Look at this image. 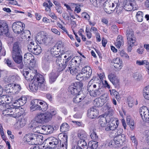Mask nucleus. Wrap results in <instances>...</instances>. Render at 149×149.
<instances>
[{
  "label": "nucleus",
  "instance_id": "3",
  "mask_svg": "<svg viewBox=\"0 0 149 149\" xmlns=\"http://www.w3.org/2000/svg\"><path fill=\"white\" fill-rule=\"evenodd\" d=\"M52 116V115L50 112L40 113L36 116L34 120L37 123H44L51 120Z\"/></svg>",
  "mask_w": 149,
  "mask_h": 149
},
{
  "label": "nucleus",
  "instance_id": "2",
  "mask_svg": "<svg viewBox=\"0 0 149 149\" xmlns=\"http://www.w3.org/2000/svg\"><path fill=\"white\" fill-rule=\"evenodd\" d=\"M120 3L119 0H115L113 1H107L104 3L103 6L105 11L108 14H111L116 10L117 12V9L119 7Z\"/></svg>",
  "mask_w": 149,
  "mask_h": 149
},
{
  "label": "nucleus",
  "instance_id": "37",
  "mask_svg": "<svg viewBox=\"0 0 149 149\" xmlns=\"http://www.w3.org/2000/svg\"><path fill=\"white\" fill-rule=\"evenodd\" d=\"M76 95H77L73 98V100L74 102L75 103H77L80 102L85 97L84 96L82 97L81 96L79 93Z\"/></svg>",
  "mask_w": 149,
  "mask_h": 149
},
{
  "label": "nucleus",
  "instance_id": "13",
  "mask_svg": "<svg viewBox=\"0 0 149 149\" xmlns=\"http://www.w3.org/2000/svg\"><path fill=\"white\" fill-rule=\"evenodd\" d=\"M81 66L74 67L72 65H71V63L68 65V69L65 70L66 72H70V74L72 75H76L77 73L80 72L81 70Z\"/></svg>",
  "mask_w": 149,
  "mask_h": 149
},
{
  "label": "nucleus",
  "instance_id": "45",
  "mask_svg": "<svg viewBox=\"0 0 149 149\" xmlns=\"http://www.w3.org/2000/svg\"><path fill=\"white\" fill-rule=\"evenodd\" d=\"M8 87H11L12 86V88H14L15 90H17V91H19L21 89V87L19 85L17 84H15L14 85L13 84L12 85L11 84H8Z\"/></svg>",
  "mask_w": 149,
  "mask_h": 149
},
{
  "label": "nucleus",
  "instance_id": "20",
  "mask_svg": "<svg viewBox=\"0 0 149 149\" xmlns=\"http://www.w3.org/2000/svg\"><path fill=\"white\" fill-rule=\"evenodd\" d=\"M13 111V117H18L22 115L23 114L24 112V110L20 106L18 107V108L14 107V109H12Z\"/></svg>",
  "mask_w": 149,
  "mask_h": 149
},
{
  "label": "nucleus",
  "instance_id": "1",
  "mask_svg": "<svg viewBox=\"0 0 149 149\" xmlns=\"http://www.w3.org/2000/svg\"><path fill=\"white\" fill-rule=\"evenodd\" d=\"M23 74L25 77L26 79L29 81L33 80L32 83L30 84L29 87L30 90L33 92L36 91L38 89V87L43 85V83L44 79L43 76L37 73L36 70L30 69L28 71L24 70Z\"/></svg>",
  "mask_w": 149,
  "mask_h": 149
},
{
  "label": "nucleus",
  "instance_id": "53",
  "mask_svg": "<svg viewBox=\"0 0 149 149\" xmlns=\"http://www.w3.org/2000/svg\"><path fill=\"white\" fill-rule=\"evenodd\" d=\"M109 96L107 94H105L104 92V93L100 96V98L102 101L104 102V103L109 99Z\"/></svg>",
  "mask_w": 149,
  "mask_h": 149
},
{
  "label": "nucleus",
  "instance_id": "18",
  "mask_svg": "<svg viewBox=\"0 0 149 149\" xmlns=\"http://www.w3.org/2000/svg\"><path fill=\"white\" fill-rule=\"evenodd\" d=\"M43 34L42 33H38L36 37V39L40 43L46 44L48 42V38L46 35H44L43 32Z\"/></svg>",
  "mask_w": 149,
  "mask_h": 149
},
{
  "label": "nucleus",
  "instance_id": "16",
  "mask_svg": "<svg viewBox=\"0 0 149 149\" xmlns=\"http://www.w3.org/2000/svg\"><path fill=\"white\" fill-rule=\"evenodd\" d=\"M98 110L93 107L88 110V116L90 118L93 119L96 118L98 115Z\"/></svg>",
  "mask_w": 149,
  "mask_h": 149
},
{
  "label": "nucleus",
  "instance_id": "60",
  "mask_svg": "<svg viewBox=\"0 0 149 149\" xmlns=\"http://www.w3.org/2000/svg\"><path fill=\"white\" fill-rule=\"evenodd\" d=\"M131 6H132V10H137L138 8V6L136 4L135 1H132Z\"/></svg>",
  "mask_w": 149,
  "mask_h": 149
},
{
  "label": "nucleus",
  "instance_id": "15",
  "mask_svg": "<svg viewBox=\"0 0 149 149\" xmlns=\"http://www.w3.org/2000/svg\"><path fill=\"white\" fill-rule=\"evenodd\" d=\"M54 57L56 58V64L59 67V69H60L61 71H63L65 68V65L64 64H62V63L63 61V59L62 58L63 55L54 54Z\"/></svg>",
  "mask_w": 149,
  "mask_h": 149
},
{
  "label": "nucleus",
  "instance_id": "58",
  "mask_svg": "<svg viewBox=\"0 0 149 149\" xmlns=\"http://www.w3.org/2000/svg\"><path fill=\"white\" fill-rule=\"evenodd\" d=\"M67 142L65 141L64 142V144L63 143L61 145V143L60 145H59L58 147V149H67Z\"/></svg>",
  "mask_w": 149,
  "mask_h": 149
},
{
  "label": "nucleus",
  "instance_id": "22",
  "mask_svg": "<svg viewBox=\"0 0 149 149\" xmlns=\"http://www.w3.org/2000/svg\"><path fill=\"white\" fill-rule=\"evenodd\" d=\"M34 56L31 53L28 52L25 54L24 55L23 61L25 65H27L29 61L34 59Z\"/></svg>",
  "mask_w": 149,
  "mask_h": 149
},
{
  "label": "nucleus",
  "instance_id": "21",
  "mask_svg": "<svg viewBox=\"0 0 149 149\" xmlns=\"http://www.w3.org/2000/svg\"><path fill=\"white\" fill-rule=\"evenodd\" d=\"M102 110L104 112V114H107L109 113L110 115H111L113 110L111 108V105L109 103L105 104L102 108Z\"/></svg>",
  "mask_w": 149,
  "mask_h": 149
},
{
  "label": "nucleus",
  "instance_id": "63",
  "mask_svg": "<svg viewBox=\"0 0 149 149\" xmlns=\"http://www.w3.org/2000/svg\"><path fill=\"white\" fill-rule=\"evenodd\" d=\"M6 63L9 67H11L13 66V64L12 63L11 61L8 59L6 60Z\"/></svg>",
  "mask_w": 149,
  "mask_h": 149
},
{
  "label": "nucleus",
  "instance_id": "38",
  "mask_svg": "<svg viewBox=\"0 0 149 149\" xmlns=\"http://www.w3.org/2000/svg\"><path fill=\"white\" fill-rule=\"evenodd\" d=\"M131 3H132V1H127L124 5L123 4V8L127 11H131L132 10V8Z\"/></svg>",
  "mask_w": 149,
  "mask_h": 149
},
{
  "label": "nucleus",
  "instance_id": "6",
  "mask_svg": "<svg viewBox=\"0 0 149 149\" xmlns=\"http://www.w3.org/2000/svg\"><path fill=\"white\" fill-rule=\"evenodd\" d=\"M12 29L15 33L18 34H22L25 28V24L20 22L14 23L12 25Z\"/></svg>",
  "mask_w": 149,
  "mask_h": 149
},
{
  "label": "nucleus",
  "instance_id": "27",
  "mask_svg": "<svg viewBox=\"0 0 149 149\" xmlns=\"http://www.w3.org/2000/svg\"><path fill=\"white\" fill-rule=\"evenodd\" d=\"M40 102V100L36 99L32 100L31 102V104L32 105L30 107L31 110H32V111L36 110V109L39 106Z\"/></svg>",
  "mask_w": 149,
  "mask_h": 149
},
{
  "label": "nucleus",
  "instance_id": "28",
  "mask_svg": "<svg viewBox=\"0 0 149 149\" xmlns=\"http://www.w3.org/2000/svg\"><path fill=\"white\" fill-rule=\"evenodd\" d=\"M12 57L15 63L20 64L22 63L23 57L22 54L12 55Z\"/></svg>",
  "mask_w": 149,
  "mask_h": 149
},
{
  "label": "nucleus",
  "instance_id": "24",
  "mask_svg": "<svg viewBox=\"0 0 149 149\" xmlns=\"http://www.w3.org/2000/svg\"><path fill=\"white\" fill-rule=\"evenodd\" d=\"M105 127V130L107 131L109 130L113 131L116 128V127L115 125V122L113 121L111 122H108Z\"/></svg>",
  "mask_w": 149,
  "mask_h": 149
},
{
  "label": "nucleus",
  "instance_id": "17",
  "mask_svg": "<svg viewBox=\"0 0 149 149\" xmlns=\"http://www.w3.org/2000/svg\"><path fill=\"white\" fill-rule=\"evenodd\" d=\"M116 147L119 145L122 144L126 141L125 136L124 134H122L121 135L118 136L114 138Z\"/></svg>",
  "mask_w": 149,
  "mask_h": 149
},
{
  "label": "nucleus",
  "instance_id": "35",
  "mask_svg": "<svg viewBox=\"0 0 149 149\" xmlns=\"http://www.w3.org/2000/svg\"><path fill=\"white\" fill-rule=\"evenodd\" d=\"M58 76L56 73L54 72H51L49 75V81L51 83H52L55 81Z\"/></svg>",
  "mask_w": 149,
  "mask_h": 149
},
{
  "label": "nucleus",
  "instance_id": "34",
  "mask_svg": "<svg viewBox=\"0 0 149 149\" xmlns=\"http://www.w3.org/2000/svg\"><path fill=\"white\" fill-rule=\"evenodd\" d=\"M94 104L95 107H99L103 106L104 104V102L102 101L100 98H98L94 101Z\"/></svg>",
  "mask_w": 149,
  "mask_h": 149
},
{
  "label": "nucleus",
  "instance_id": "32",
  "mask_svg": "<svg viewBox=\"0 0 149 149\" xmlns=\"http://www.w3.org/2000/svg\"><path fill=\"white\" fill-rule=\"evenodd\" d=\"M117 42H115V45L118 48H120L121 45L123 44V37L121 35L118 36L117 39Z\"/></svg>",
  "mask_w": 149,
  "mask_h": 149
},
{
  "label": "nucleus",
  "instance_id": "61",
  "mask_svg": "<svg viewBox=\"0 0 149 149\" xmlns=\"http://www.w3.org/2000/svg\"><path fill=\"white\" fill-rule=\"evenodd\" d=\"M36 64V61L34 59H33L32 61H29V63H27V64L29 65V66L33 69L34 67L35 66Z\"/></svg>",
  "mask_w": 149,
  "mask_h": 149
},
{
  "label": "nucleus",
  "instance_id": "19",
  "mask_svg": "<svg viewBox=\"0 0 149 149\" xmlns=\"http://www.w3.org/2000/svg\"><path fill=\"white\" fill-rule=\"evenodd\" d=\"M122 61H120L119 58H116L112 60L111 62V65L118 70H120L122 67Z\"/></svg>",
  "mask_w": 149,
  "mask_h": 149
},
{
  "label": "nucleus",
  "instance_id": "9",
  "mask_svg": "<svg viewBox=\"0 0 149 149\" xmlns=\"http://www.w3.org/2000/svg\"><path fill=\"white\" fill-rule=\"evenodd\" d=\"M108 78L115 88H118L120 87L119 80L114 72H111L109 74Z\"/></svg>",
  "mask_w": 149,
  "mask_h": 149
},
{
  "label": "nucleus",
  "instance_id": "4",
  "mask_svg": "<svg viewBox=\"0 0 149 149\" xmlns=\"http://www.w3.org/2000/svg\"><path fill=\"white\" fill-rule=\"evenodd\" d=\"M61 140L54 137H51L45 140L44 143L47 144V147L49 148H58L59 145H60Z\"/></svg>",
  "mask_w": 149,
  "mask_h": 149
},
{
  "label": "nucleus",
  "instance_id": "49",
  "mask_svg": "<svg viewBox=\"0 0 149 149\" xmlns=\"http://www.w3.org/2000/svg\"><path fill=\"white\" fill-rule=\"evenodd\" d=\"M107 114H104V116L105 117V118L107 120L108 122H111V120H112V121H114L113 119L112 115L113 114V112L112 113V114L110 115L109 114V113H108Z\"/></svg>",
  "mask_w": 149,
  "mask_h": 149
},
{
  "label": "nucleus",
  "instance_id": "43",
  "mask_svg": "<svg viewBox=\"0 0 149 149\" xmlns=\"http://www.w3.org/2000/svg\"><path fill=\"white\" fill-rule=\"evenodd\" d=\"M17 100V103H18L20 105L22 106L26 103L27 98L25 96L22 97Z\"/></svg>",
  "mask_w": 149,
  "mask_h": 149
},
{
  "label": "nucleus",
  "instance_id": "23",
  "mask_svg": "<svg viewBox=\"0 0 149 149\" xmlns=\"http://www.w3.org/2000/svg\"><path fill=\"white\" fill-rule=\"evenodd\" d=\"M81 69L82 73H83L84 74H86L87 78H89L91 76L92 73V70L89 66H85Z\"/></svg>",
  "mask_w": 149,
  "mask_h": 149
},
{
  "label": "nucleus",
  "instance_id": "40",
  "mask_svg": "<svg viewBox=\"0 0 149 149\" xmlns=\"http://www.w3.org/2000/svg\"><path fill=\"white\" fill-rule=\"evenodd\" d=\"M42 52V49L41 47L38 45H36V47L33 50L32 53L36 55L39 54Z\"/></svg>",
  "mask_w": 149,
  "mask_h": 149
},
{
  "label": "nucleus",
  "instance_id": "41",
  "mask_svg": "<svg viewBox=\"0 0 149 149\" xmlns=\"http://www.w3.org/2000/svg\"><path fill=\"white\" fill-rule=\"evenodd\" d=\"M69 126L66 123H63L60 127V131L62 132H65L69 130Z\"/></svg>",
  "mask_w": 149,
  "mask_h": 149
},
{
  "label": "nucleus",
  "instance_id": "26",
  "mask_svg": "<svg viewBox=\"0 0 149 149\" xmlns=\"http://www.w3.org/2000/svg\"><path fill=\"white\" fill-rule=\"evenodd\" d=\"M39 106L36 108V110H41L42 111H45L48 108V105L45 102H40Z\"/></svg>",
  "mask_w": 149,
  "mask_h": 149
},
{
  "label": "nucleus",
  "instance_id": "5",
  "mask_svg": "<svg viewBox=\"0 0 149 149\" xmlns=\"http://www.w3.org/2000/svg\"><path fill=\"white\" fill-rule=\"evenodd\" d=\"M43 138L42 136L40 135L35 134L29 133L26 134L24 139L29 144L33 145L35 144L34 141L36 139H37V138L42 139Z\"/></svg>",
  "mask_w": 149,
  "mask_h": 149
},
{
  "label": "nucleus",
  "instance_id": "31",
  "mask_svg": "<svg viewBox=\"0 0 149 149\" xmlns=\"http://www.w3.org/2000/svg\"><path fill=\"white\" fill-rule=\"evenodd\" d=\"M72 84L76 89H77L79 93L81 92L84 86L82 82L81 81L77 82L74 83H72Z\"/></svg>",
  "mask_w": 149,
  "mask_h": 149
},
{
  "label": "nucleus",
  "instance_id": "33",
  "mask_svg": "<svg viewBox=\"0 0 149 149\" xmlns=\"http://www.w3.org/2000/svg\"><path fill=\"white\" fill-rule=\"evenodd\" d=\"M68 91L69 93L73 95H76L79 93L77 89H76L72 84L69 86Z\"/></svg>",
  "mask_w": 149,
  "mask_h": 149
},
{
  "label": "nucleus",
  "instance_id": "52",
  "mask_svg": "<svg viewBox=\"0 0 149 149\" xmlns=\"http://www.w3.org/2000/svg\"><path fill=\"white\" fill-rule=\"evenodd\" d=\"M91 3L95 6L98 7L100 6L101 0H90Z\"/></svg>",
  "mask_w": 149,
  "mask_h": 149
},
{
  "label": "nucleus",
  "instance_id": "54",
  "mask_svg": "<svg viewBox=\"0 0 149 149\" xmlns=\"http://www.w3.org/2000/svg\"><path fill=\"white\" fill-rule=\"evenodd\" d=\"M114 139L111 140L108 143V146L110 148H114L116 147V146L115 143Z\"/></svg>",
  "mask_w": 149,
  "mask_h": 149
},
{
  "label": "nucleus",
  "instance_id": "30",
  "mask_svg": "<svg viewBox=\"0 0 149 149\" xmlns=\"http://www.w3.org/2000/svg\"><path fill=\"white\" fill-rule=\"evenodd\" d=\"M3 107V114H4L5 115H7V113H10V112H13L12 109H14V107H11L9 104H5ZM3 110V109H2Z\"/></svg>",
  "mask_w": 149,
  "mask_h": 149
},
{
  "label": "nucleus",
  "instance_id": "50",
  "mask_svg": "<svg viewBox=\"0 0 149 149\" xmlns=\"http://www.w3.org/2000/svg\"><path fill=\"white\" fill-rule=\"evenodd\" d=\"M127 43L128 46L127 49L128 52H131L132 49V47L133 46L136 45H137L136 42L134 43L133 44L132 43V42H131L130 43L127 42Z\"/></svg>",
  "mask_w": 149,
  "mask_h": 149
},
{
  "label": "nucleus",
  "instance_id": "59",
  "mask_svg": "<svg viewBox=\"0 0 149 149\" xmlns=\"http://www.w3.org/2000/svg\"><path fill=\"white\" fill-rule=\"evenodd\" d=\"M120 54L121 56L123 58H129L128 55L123 51L122 50L120 52Z\"/></svg>",
  "mask_w": 149,
  "mask_h": 149
},
{
  "label": "nucleus",
  "instance_id": "25",
  "mask_svg": "<svg viewBox=\"0 0 149 149\" xmlns=\"http://www.w3.org/2000/svg\"><path fill=\"white\" fill-rule=\"evenodd\" d=\"M100 83L96 82L95 83L92 82V80H91L88 85L87 90L90 92L94 88H96V86L98 87V85Z\"/></svg>",
  "mask_w": 149,
  "mask_h": 149
},
{
  "label": "nucleus",
  "instance_id": "12",
  "mask_svg": "<svg viewBox=\"0 0 149 149\" xmlns=\"http://www.w3.org/2000/svg\"><path fill=\"white\" fill-rule=\"evenodd\" d=\"M36 128H39L40 131L44 133L45 134H51L53 132L54 130L53 127L50 125H40L36 127Z\"/></svg>",
  "mask_w": 149,
  "mask_h": 149
},
{
  "label": "nucleus",
  "instance_id": "7",
  "mask_svg": "<svg viewBox=\"0 0 149 149\" xmlns=\"http://www.w3.org/2000/svg\"><path fill=\"white\" fill-rule=\"evenodd\" d=\"M8 30V26L6 22L3 20L0 21V36L4 34L6 36L10 38Z\"/></svg>",
  "mask_w": 149,
  "mask_h": 149
},
{
  "label": "nucleus",
  "instance_id": "29",
  "mask_svg": "<svg viewBox=\"0 0 149 149\" xmlns=\"http://www.w3.org/2000/svg\"><path fill=\"white\" fill-rule=\"evenodd\" d=\"M77 145V147L81 149H88V146L84 139L79 140L78 142Z\"/></svg>",
  "mask_w": 149,
  "mask_h": 149
},
{
  "label": "nucleus",
  "instance_id": "57",
  "mask_svg": "<svg viewBox=\"0 0 149 149\" xmlns=\"http://www.w3.org/2000/svg\"><path fill=\"white\" fill-rule=\"evenodd\" d=\"M90 136L92 139L94 140L97 141L98 139V137L97 135L93 131L91 133L90 135Z\"/></svg>",
  "mask_w": 149,
  "mask_h": 149
},
{
  "label": "nucleus",
  "instance_id": "46",
  "mask_svg": "<svg viewBox=\"0 0 149 149\" xmlns=\"http://www.w3.org/2000/svg\"><path fill=\"white\" fill-rule=\"evenodd\" d=\"M86 136V133L83 131H80L78 134V137L80 139H84Z\"/></svg>",
  "mask_w": 149,
  "mask_h": 149
},
{
  "label": "nucleus",
  "instance_id": "39",
  "mask_svg": "<svg viewBox=\"0 0 149 149\" xmlns=\"http://www.w3.org/2000/svg\"><path fill=\"white\" fill-rule=\"evenodd\" d=\"M98 142L96 141H91L88 143V146L91 149H96L98 146Z\"/></svg>",
  "mask_w": 149,
  "mask_h": 149
},
{
  "label": "nucleus",
  "instance_id": "11",
  "mask_svg": "<svg viewBox=\"0 0 149 149\" xmlns=\"http://www.w3.org/2000/svg\"><path fill=\"white\" fill-rule=\"evenodd\" d=\"M22 46L19 42H15L13 44L12 51V55L22 54Z\"/></svg>",
  "mask_w": 149,
  "mask_h": 149
},
{
  "label": "nucleus",
  "instance_id": "42",
  "mask_svg": "<svg viewBox=\"0 0 149 149\" xmlns=\"http://www.w3.org/2000/svg\"><path fill=\"white\" fill-rule=\"evenodd\" d=\"M143 13L141 11H138L136 15L137 19L139 22H141L143 20Z\"/></svg>",
  "mask_w": 149,
  "mask_h": 149
},
{
  "label": "nucleus",
  "instance_id": "48",
  "mask_svg": "<svg viewBox=\"0 0 149 149\" xmlns=\"http://www.w3.org/2000/svg\"><path fill=\"white\" fill-rule=\"evenodd\" d=\"M4 102L5 104H9L11 103L12 100L11 98L9 96H7L6 95H4Z\"/></svg>",
  "mask_w": 149,
  "mask_h": 149
},
{
  "label": "nucleus",
  "instance_id": "51",
  "mask_svg": "<svg viewBox=\"0 0 149 149\" xmlns=\"http://www.w3.org/2000/svg\"><path fill=\"white\" fill-rule=\"evenodd\" d=\"M113 131L116 132V136H118L121 135L122 134H121L123 132V130L120 127H117Z\"/></svg>",
  "mask_w": 149,
  "mask_h": 149
},
{
  "label": "nucleus",
  "instance_id": "56",
  "mask_svg": "<svg viewBox=\"0 0 149 149\" xmlns=\"http://www.w3.org/2000/svg\"><path fill=\"white\" fill-rule=\"evenodd\" d=\"M19 125L20 127H23L26 124V121L25 119L21 118L19 121Z\"/></svg>",
  "mask_w": 149,
  "mask_h": 149
},
{
  "label": "nucleus",
  "instance_id": "64",
  "mask_svg": "<svg viewBox=\"0 0 149 149\" xmlns=\"http://www.w3.org/2000/svg\"><path fill=\"white\" fill-rule=\"evenodd\" d=\"M81 16L82 17L87 19H89L90 18L89 15L86 12H84L81 14Z\"/></svg>",
  "mask_w": 149,
  "mask_h": 149
},
{
  "label": "nucleus",
  "instance_id": "44",
  "mask_svg": "<svg viewBox=\"0 0 149 149\" xmlns=\"http://www.w3.org/2000/svg\"><path fill=\"white\" fill-rule=\"evenodd\" d=\"M36 46V45H35V44L33 42H31L27 46V49L28 51L32 53L33 50H34V49L35 48Z\"/></svg>",
  "mask_w": 149,
  "mask_h": 149
},
{
  "label": "nucleus",
  "instance_id": "62",
  "mask_svg": "<svg viewBox=\"0 0 149 149\" xmlns=\"http://www.w3.org/2000/svg\"><path fill=\"white\" fill-rule=\"evenodd\" d=\"M58 49V48H57L56 46H54V47L52 48L51 49V52L52 53V54L53 56L54 57V54H59V53H58V54L56 53V51H54V49Z\"/></svg>",
  "mask_w": 149,
  "mask_h": 149
},
{
  "label": "nucleus",
  "instance_id": "10",
  "mask_svg": "<svg viewBox=\"0 0 149 149\" xmlns=\"http://www.w3.org/2000/svg\"><path fill=\"white\" fill-rule=\"evenodd\" d=\"M98 87L96 86V88H93L91 91L90 92L91 96L93 97H97L101 96L104 93V88L100 87V82L99 84Z\"/></svg>",
  "mask_w": 149,
  "mask_h": 149
},
{
  "label": "nucleus",
  "instance_id": "55",
  "mask_svg": "<svg viewBox=\"0 0 149 149\" xmlns=\"http://www.w3.org/2000/svg\"><path fill=\"white\" fill-rule=\"evenodd\" d=\"M134 78L137 81H139L142 79L141 75L140 73H136L134 74Z\"/></svg>",
  "mask_w": 149,
  "mask_h": 149
},
{
  "label": "nucleus",
  "instance_id": "8",
  "mask_svg": "<svg viewBox=\"0 0 149 149\" xmlns=\"http://www.w3.org/2000/svg\"><path fill=\"white\" fill-rule=\"evenodd\" d=\"M139 113L142 119L147 123H149V111L147 107L144 106L140 108Z\"/></svg>",
  "mask_w": 149,
  "mask_h": 149
},
{
  "label": "nucleus",
  "instance_id": "14",
  "mask_svg": "<svg viewBox=\"0 0 149 149\" xmlns=\"http://www.w3.org/2000/svg\"><path fill=\"white\" fill-rule=\"evenodd\" d=\"M126 36L127 42L130 43L132 42L133 44L134 43L136 42V38L134 35L133 31L132 29L127 30Z\"/></svg>",
  "mask_w": 149,
  "mask_h": 149
},
{
  "label": "nucleus",
  "instance_id": "36",
  "mask_svg": "<svg viewBox=\"0 0 149 149\" xmlns=\"http://www.w3.org/2000/svg\"><path fill=\"white\" fill-rule=\"evenodd\" d=\"M108 122V121L104 116L100 118L99 120V124L102 127H105Z\"/></svg>",
  "mask_w": 149,
  "mask_h": 149
},
{
  "label": "nucleus",
  "instance_id": "47",
  "mask_svg": "<svg viewBox=\"0 0 149 149\" xmlns=\"http://www.w3.org/2000/svg\"><path fill=\"white\" fill-rule=\"evenodd\" d=\"M78 74L76 76V79L77 80L81 81L84 79V78H85L86 76L85 75H84L83 73H82L81 71L80 73H78Z\"/></svg>",
  "mask_w": 149,
  "mask_h": 149
}]
</instances>
